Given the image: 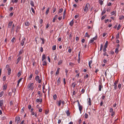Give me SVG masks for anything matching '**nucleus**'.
Masks as SVG:
<instances>
[{"mask_svg":"<svg viewBox=\"0 0 124 124\" xmlns=\"http://www.w3.org/2000/svg\"><path fill=\"white\" fill-rule=\"evenodd\" d=\"M15 38L14 37H13L12 39L11 40V41L13 43L14 42V41L15 40Z\"/></svg>","mask_w":124,"mask_h":124,"instance_id":"obj_41","label":"nucleus"},{"mask_svg":"<svg viewBox=\"0 0 124 124\" xmlns=\"http://www.w3.org/2000/svg\"><path fill=\"white\" fill-rule=\"evenodd\" d=\"M31 10L32 11V12L34 13V14H35V11L33 9V8H32V7H31Z\"/></svg>","mask_w":124,"mask_h":124,"instance_id":"obj_38","label":"nucleus"},{"mask_svg":"<svg viewBox=\"0 0 124 124\" xmlns=\"http://www.w3.org/2000/svg\"><path fill=\"white\" fill-rule=\"evenodd\" d=\"M26 39L25 37H23L22 39V40L21 42L20 45L22 46H23L24 45L25 42V41Z\"/></svg>","mask_w":124,"mask_h":124,"instance_id":"obj_4","label":"nucleus"},{"mask_svg":"<svg viewBox=\"0 0 124 124\" xmlns=\"http://www.w3.org/2000/svg\"><path fill=\"white\" fill-rule=\"evenodd\" d=\"M85 118H87L88 117V115L87 113H85Z\"/></svg>","mask_w":124,"mask_h":124,"instance_id":"obj_37","label":"nucleus"},{"mask_svg":"<svg viewBox=\"0 0 124 124\" xmlns=\"http://www.w3.org/2000/svg\"><path fill=\"white\" fill-rule=\"evenodd\" d=\"M108 42L107 41L105 43V45L104 46V47L107 48L108 46Z\"/></svg>","mask_w":124,"mask_h":124,"instance_id":"obj_16","label":"nucleus"},{"mask_svg":"<svg viewBox=\"0 0 124 124\" xmlns=\"http://www.w3.org/2000/svg\"><path fill=\"white\" fill-rule=\"evenodd\" d=\"M106 12V11L105 10V8H104L102 12L101 13V15L102 16L104 14H105V13Z\"/></svg>","mask_w":124,"mask_h":124,"instance_id":"obj_23","label":"nucleus"},{"mask_svg":"<svg viewBox=\"0 0 124 124\" xmlns=\"http://www.w3.org/2000/svg\"><path fill=\"white\" fill-rule=\"evenodd\" d=\"M33 85L34 84L33 83H30L28 85V89L29 90L30 89H33L34 88Z\"/></svg>","mask_w":124,"mask_h":124,"instance_id":"obj_3","label":"nucleus"},{"mask_svg":"<svg viewBox=\"0 0 124 124\" xmlns=\"http://www.w3.org/2000/svg\"><path fill=\"white\" fill-rule=\"evenodd\" d=\"M85 91V89H82L81 91V92L82 93H84Z\"/></svg>","mask_w":124,"mask_h":124,"instance_id":"obj_47","label":"nucleus"},{"mask_svg":"<svg viewBox=\"0 0 124 124\" xmlns=\"http://www.w3.org/2000/svg\"><path fill=\"white\" fill-rule=\"evenodd\" d=\"M18 1V0H12L11 2L13 3H17Z\"/></svg>","mask_w":124,"mask_h":124,"instance_id":"obj_24","label":"nucleus"},{"mask_svg":"<svg viewBox=\"0 0 124 124\" xmlns=\"http://www.w3.org/2000/svg\"><path fill=\"white\" fill-rule=\"evenodd\" d=\"M15 28V26L14 25V24L13 23V26L11 29V31H14V29Z\"/></svg>","mask_w":124,"mask_h":124,"instance_id":"obj_20","label":"nucleus"},{"mask_svg":"<svg viewBox=\"0 0 124 124\" xmlns=\"http://www.w3.org/2000/svg\"><path fill=\"white\" fill-rule=\"evenodd\" d=\"M19 29V26L18 25L17 26L16 28V31H18Z\"/></svg>","mask_w":124,"mask_h":124,"instance_id":"obj_62","label":"nucleus"},{"mask_svg":"<svg viewBox=\"0 0 124 124\" xmlns=\"http://www.w3.org/2000/svg\"><path fill=\"white\" fill-rule=\"evenodd\" d=\"M60 78H58V80H57V85H60Z\"/></svg>","mask_w":124,"mask_h":124,"instance_id":"obj_14","label":"nucleus"},{"mask_svg":"<svg viewBox=\"0 0 124 124\" xmlns=\"http://www.w3.org/2000/svg\"><path fill=\"white\" fill-rule=\"evenodd\" d=\"M56 49V46L55 45L53 46L52 47V49L53 50H55Z\"/></svg>","mask_w":124,"mask_h":124,"instance_id":"obj_32","label":"nucleus"},{"mask_svg":"<svg viewBox=\"0 0 124 124\" xmlns=\"http://www.w3.org/2000/svg\"><path fill=\"white\" fill-rule=\"evenodd\" d=\"M40 39L42 41V42L41 43L42 44H43L44 43V39L41 38Z\"/></svg>","mask_w":124,"mask_h":124,"instance_id":"obj_44","label":"nucleus"},{"mask_svg":"<svg viewBox=\"0 0 124 124\" xmlns=\"http://www.w3.org/2000/svg\"><path fill=\"white\" fill-rule=\"evenodd\" d=\"M61 100H60L58 101V105L59 106H60L61 105Z\"/></svg>","mask_w":124,"mask_h":124,"instance_id":"obj_25","label":"nucleus"},{"mask_svg":"<svg viewBox=\"0 0 124 124\" xmlns=\"http://www.w3.org/2000/svg\"><path fill=\"white\" fill-rule=\"evenodd\" d=\"M62 60H60V61H59L58 63V64L59 65H60L62 63Z\"/></svg>","mask_w":124,"mask_h":124,"instance_id":"obj_46","label":"nucleus"},{"mask_svg":"<svg viewBox=\"0 0 124 124\" xmlns=\"http://www.w3.org/2000/svg\"><path fill=\"white\" fill-rule=\"evenodd\" d=\"M6 79V77L5 76H4L3 77V80L4 81H5V80Z\"/></svg>","mask_w":124,"mask_h":124,"instance_id":"obj_60","label":"nucleus"},{"mask_svg":"<svg viewBox=\"0 0 124 124\" xmlns=\"http://www.w3.org/2000/svg\"><path fill=\"white\" fill-rule=\"evenodd\" d=\"M109 112L111 113L113 111V110L112 108H110V109Z\"/></svg>","mask_w":124,"mask_h":124,"instance_id":"obj_54","label":"nucleus"},{"mask_svg":"<svg viewBox=\"0 0 124 124\" xmlns=\"http://www.w3.org/2000/svg\"><path fill=\"white\" fill-rule=\"evenodd\" d=\"M61 120L60 119H59L58 120V124H60V123L61 122Z\"/></svg>","mask_w":124,"mask_h":124,"instance_id":"obj_64","label":"nucleus"},{"mask_svg":"<svg viewBox=\"0 0 124 124\" xmlns=\"http://www.w3.org/2000/svg\"><path fill=\"white\" fill-rule=\"evenodd\" d=\"M103 47V45L102 44H101V45L100 48V51H101L102 50V48Z\"/></svg>","mask_w":124,"mask_h":124,"instance_id":"obj_39","label":"nucleus"},{"mask_svg":"<svg viewBox=\"0 0 124 124\" xmlns=\"http://www.w3.org/2000/svg\"><path fill=\"white\" fill-rule=\"evenodd\" d=\"M77 102H78V105L79 107V110L80 111V113H81V111L82 109V106L80 105L79 102L78 100L77 101Z\"/></svg>","mask_w":124,"mask_h":124,"instance_id":"obj_5","label":"nucleus"},{"mask_svg":"<svg viewBox=\"0 0 124 124\" xmlns=\"http://www.w3.org/2000/svg\"><path fill=\"white\" fill-rule=\"evenodd\" d=\"M88 103L89 105H91V100L90 98H89L88 99Z\"/></svg>","mask_w":124,"mask_h":124,"instance_id":"obj_26","label":"nucleus"},{"mask_svg":"<svg viewBox=\"0 0 124 124\" xmlns=\"http://www.w3.org/2000/svg\"><path fill=\"white\" fill-rule=\"evenodd\" d=\"M21 58L20 57H19L18 58L17 60L16 64H17L18 63Z\"/></svg>","mask_w":124,"mask_h":124,"instance_id":"obj_15","label":"nucleus"},{"mask_svg":"<svg viewBox=\"0 0 124 124\" xmlns=\"http://www.w3.org/2000/svg\"><path fill=\"white\" fill-rule=\"evenodd\" d=\"M4 92L2 91L0 93V97H1L4 94Z\"/></svg>","mask_w":124,"mask_h":124,"instance_id":"obj_21","label":"nucleus"},{"mask_svg":"<svg viewBox=\"0 0 124 124\" xmlns=\"http://www.w3.org/2000/svg\"><path fill=\"white\" fill-rule=\"evenodd\" d=\"M7 86L6 85H5L3 86V90H5L7 89Z\"/></svg>","mask_w":124,"mask_h":124,"instance_id":"obj_27","label":"nucleus"},{"mask_svg":"<svg viewBox=\"0 0 124 124\" xmlns=\"http://www.w3.org/2000/svg\"><path fill=\"white\" fill-rule=\"evenodd\" d=\"M103 86L102 85H99V91H101V88H102Z\"/></svg>","mask_w":124,"mask_h":124,"instance_id":"obj_17","label":"nucleus"},{"mask_svg":"<svg viewBox=\"0 0 124 124\" xmlns=\"http://www.w3.org/2000/svg\"><path fill=\"white\" fill-rule=\"evenodd\" d=\"M118 52V48H116L115 49V52L116 54Z\"/></svg>","mask_w":124,"mask_h":124,"instance_id":"obj_42","label":"nucleus"},{"mask_svg":"<svg viewBox=\"0 0 124 124\" xmlns=\"http://www.w3.org/2000/svg\"><path fill=\"white\" fill-rule=\"evenodd\" d=\"M11 71V70L10 68H9L8 69V75L10 74Z\"/></svg>","mask_w":124,"mask_h":124,"instance_id":"obj_12","label":"nucleus"},{"mask_svg":"<svg viewBox=\"0 0 124 124\" xmlns=\"http://www.w3.org/2000/svg\"><path fill=\"white\" fill-rule=\"evenodd\" d=\"M63 11V9L62 8H61L59 9V13H61Z\"/></svg>","mask_w":124,"mask_h":124,"instance_id":"obj_36","label":"nucleus"},{"mask_svg":"<svg viewBox=\"0 0 124 124\" xmlns=\"http://www.w3.org/2000/svg\"><path fill=\"white\" fill-rule=\"evenodd\" d=\"M107 34L106 33H103L102 34V36L103 37H104Z\"/></svg>","mask_w":124,"mask_h":124,"instance_id":"obj_63","label":"nucleus"},{"mask_svg":"<svg viewBox=\"0 0 124 124\" xmlns=\"http://www.w3.org/2000/svg\"><path fill=\"white\" fill-rule=\"evenodd\" d=\"M22 78H20L18 81V83H20V82L22 80Z\"/></svg>","mask_w":124,"mask_h":124,"instance_id":"obj_51","label":"nucleus"},{"mask_svg":"<svg viewBox=\"0 0 124 124\" xmlns=\"http://www.w3.org/2000/svg\"><path fill=\"white\" fill-rule=\"evenodd\" d=\"M99 2L100 4L101 5H102L103 3V1L101 0H99Z\"/></svg>","mask_w":124,"mask_h":124,"instance_id":"obj_19","label":"nucleus"},{"mask_svg":"<svg viewBox=\"0 0 124 124\" xmlns=\"http://www.w3.org/2000/svg\"><path fill=\"white\" fill-rule=\"evenodd\" d=\"M35 80L36 81L38 80L39 79V76H37L35 77Z\"/></svg>","mask_w":124,"mask_h":124,"instance_id":"obj_30","label":"nucleus"},{"mask_svg":"<svg viewBox=\"0 0 124 124\" xmlns=\"http://www.w3.org/2000/svg\"><path fill=\"white\" fill-rule=\"evenodd\" d=\"M40 51L41 52H43V48L42 47H40Z\"/></svg>","mask_w":124,"mask_h":124,"instance_id":"obj_57","label":"nucleus"},{"mask_svg":"<svg viewBox=\"0 0 124 124\" xmlns=\"http://www.w3.org/2000/svg\"><path fill=\"white\" fill-rule=\"evenodd\" d=\"M30 23L28 22H26L25 23V25L26 26H28L29 25Z\"/></svg>","mask_w":124,"mask_h":124,"instance_id":"obj_18","label":"nucleus"},{"mask_svg":"<svg viewBox=\"0 0 124 124\" xmlns=\"http://www.w3.org/2000/svg\"><path fill=\"white\" fill-rule=\"evenodd\" d=\"M106 16H102L101 18V20H103V19H104V18H105V17H106Z\"/></svg>","mask_w":124,"mask_h":124,"instance_id":"obj_53","label":"nucleus"},{"mask_svg":"<svg viewBox=\"0 0 124 124\" xmlns=\"http://www.w3.org/2000/svg\"><path fill=\"white\" fill-rule=\"evenodd\" d=\"M39 23L41 24L43 23V20L42 19H40L39 21Z\"/></svg>","mask_w":124,"mask_h":124,"instance_id":"obj_50","label":"nucleus"},{"mask_svg":"<svg viewBox=\"0 0 124 124\" xmlns=\"http://www.w3.org/2000/svg\"><path fill=\"white\" fill-rule=\"evenodd\" d=\"M32 74H31L30 75V76L29 77V80H31L32 77Z\"/></svg>","mask_w":124,"mask_h":124,"instance_id":"obj_33","label":"nucleus"},{"mask_svg":"<svg viewBox=\"0 0 124 124\" xmlns=\"http://www.w3.org/2000/svg\"><path fill=\"white\" fill-rule=\"evenodd\" d=\"M69 65H70L73 66L74 64L73 63H72V62H70L69 63Z\"/></svg>","mask_w":124,"mask_h":124,"instance_id":"obj_61","label":"nucleus"},{"mask_svg":"<svg viewBox=\"0 0 124 124\" xmlns=\"http://www.w3.org/2000/svg\"><path fill=\"white\" fill-rule=\"evenodd\" d=\"M94 40L93 39H91L90 40L89 42V43H90L93 42Z\"/></svg>","mask_w":124,"mask_h":124,"instance_id":"obj_52","label":"nucleus"},{"mask_svg":"<svg viewBox=\"0 0 124 124\" xmlns=\"http://www.w3.org/2000/svg\"><path fill=\"white\" fill-rule=\"evenodd\" d=\"M46 56L44 54L43 55L42 57V61L43 66H46Z\"/></svg>","mask_w":124,"mask_h":124,"instance_id":"obj_1","label":"nucleus"},{"mask_svg":"<svg viewBox=\"0 0 124 124\" xmlns=\"http://www.w3.org/2000/svg\"><path fill=\"white\" fill-rule=\"evenodd\" d=\"M121 87V84H119L118 85V87L119 89H120Z\"/></svg>","mask_w":124,"mask_h":124,"instance_id":"obj_56","label":"nucleus"},{"mask_svg":"<svg viewBox=\"0 0 124 124\" xmlns=\"http://www.w3.org/2000/svg\"><path fill=\"white\" fill-rule=\"evenodd\" d=\"M60 69V68H58L57 69V71L56 72V74H59V70Z\"/></svg>","mask_w":124,"mask_h":124,"instance_id":"obj_28","label":"nucleus"},{"mask_svg":"<svg viewBox=\"0 0 124 124\" xmlns=\"http://www.w3.org/2000/svg\"><path fill=\"white\" fill-rule=\"evenodd\" d=\"M115 11H113L112 12H111V14L112 15H113L114 14H115Z\"/></svg>","mask_w":124,"mask_h":124,"instance_id":"obj_59","label":"nucleus"},{"mask_svg":"<svg viewBox=\"0 0 124 124\" xmlns=\"http://www.w3.org/2000/svg\"><path fill=\"white\" fill-rule=\"evenodd\" d=\"M85 37H87L88 38L90 37V36L89 35L87 32H86L85 33Z\"/></svg>","mask_w":124,"mask_h":124,"instance_id":"obj_34","label":"nucleus"},{"mask_svg":"<svg viewBox=\"0 0 124 124\" xmlns=\"http://www.w3.org/2000/svg\"><path fill=\"white\" fill-rule=\"evenodd\" d=\"M4 101L3 100H0V106L1 107Z\"/></svg>","mask_w":124,"mask_h":124,"instance_id":"obj_9","label":"nucleus"},{"mask_svg":"<svg viewBox=\"0 0 124 124\" xmlns=\"http://www.w3.org/2000/svg\"><path fill=\"white\" fill-rule=\"evenodd\" d=\"M76 85V84L75 83H73L72 84V86L73 88H74Z\"/></svg>","mask_w":124,"mask_h":124,"instance_id":"obj_29","label":"nucleus"},{"mask_svg":"<svg viewBox=\"0 0 124 124\" xmlns=\"http://www.w3.org/2000/svg\"><path fill=\"white\" fill-rule=\"evenodd\" d=\"M36 101L37 102L41 103L42 102V100L41 99H36Z\"/></svg>","mask_w":124,"mask_h":124,"instance_id":"obj_8","label":"nucleus"},{"mask_svg":"<svg viewBox=\"0 0 124 124\" xmlns=\"http://www.w3.org/2000/svg\"><path fill=\"white\" fill-rule=\"evenodd\" d=\"M20 121V119L19 116L16 117V122L17 124H18Z\"/></svg>","mask_w":124,"mask_h":124,"instance_id":"obj_6","label":"nucleus"},{"mask_svg":"<svg viewBox=\"0 0 124 124\" xmlns=\"http://www.w3.org/2000/svg\"><path fill=\"white\" fill-rule=\"evenodd\" d=\"M111 116H113L114 115L115 112H111Z\"/></svg>","mask_w":124,"mask_h":124,"instance_id":"obj_58","label":"nucleus"},{"mask_svg":"<svg viewBox=\"0 0 124 124\" xmlns=\"http://www.w3.org/2000/svg\"><path fill=\"white\" fill-rule=\"evenodd\" d=\"M12 23V22H9L8 27V28H10Z\"/></svg>","mask_w":124,"mask_h":124,"instance_id":"obj_7","label":"nucleus"},{"mask_svg":"<svg viewBox=\"0 0 124 124\" xmlns=\"http://www.w3.org/2000/svg\"><path fill=\"white\" fill-rule=\"evenodd\" d=\"M61 103L62 104V106H63L65 104V102L64 101L61 100Z\"/></svg>","mask_w":124,"mask_h":124,"instance_id":"obj_45","label":"nucleus"},{"mask_svg":"<svg viewBox=\"0 0 124 124\" xmlns=\"http://www.w3.org/2000/svg\"><path fill=\"white\" fill-rule=\"evenodd\" d=\"M90 6L89 3H87L86 4L85 8L84 9L85 12L86 13L87 12L88 9L89 8Z\"/></svg>","mask_w":124,"mask_h":124,"instance_id":"obj_2","label":"nucleus"},{"mask_svg":"<svg viewBox=\"0 0 124 124\" xmlns=\"http://www.w3.org/2000/svg\"><path fill=\"white\" fill-rule=\"evenodd\" d=\"M80 51L79 52V53L78 54V57L79 58V59L80 61Z\"/></svg>","mask_w":124,"mask_h":124,"instance_id":"obj_49","label":"nucleus"},{"mask_svg":"<svg viewBox=\"0 0 124 124\" xmlns=\"http://www.w3.org/2000/svg\"><path fill=\"white\" fill-rule=\"evenodd\" d=\"M21 72H19L18 73V74H17V76H18V77H19L20 76H21Z\"/></svg>","mask_w":124,"mask_h":124,"instance_id":"obj_43","label":"nucleus"},{"mask_svg":"<svg viewBox=\"0 0 124 124\" xmlns=\"http://www.w3.org/2000/svg\"><path fill=\"white\" fill-rule=\"evenodd\" d=\"M30 4L31 5L32 7L34 6V2L32 0L30 1Z\"/></svg>","mask_w":124,"mask_h":124,"instance_id":"obj_11","label":"nucleus"},{"mask_svg":"<svg viewBox=\"0 0 124 124\" xmlns=\"http://www.w3.org/2000/svg\"><path fill=\"white\" fill-rule=\"evenodd\" d=\"M23 52V49L21 50H20V51L19 52V53L18 55H20L21 54H22V53Z\"/></svg>","mask_w":124,"mask_h":124,"instance_id":"obj_22","label":"nucleus"},{"mask_svg":"<svg viewBox=\"0 0 124 124\" xmlns=\"http://www.w3.org/2000/svg\"><path fill=\"white\" fill-rule=\"evenodd\" d=\"M66 113L67 114L68 116H70V114L69 110H67V111Z\"/></svg>","mask_w":124,"mask_h":124,"instance_id":"obj_40","label":"nucleus"},{"mask_svg":"<svg viewBox=\"0 0 124 124\" xmlns=\"http://www.w3.org/2000/svg\"><path fill=\"white\" fill-rule=\"evenodd\" d=\"M120 26H120V24H119L118 26L117 27V30H118L120 28Z\"/></svg>","mask_w":124,"mask_h":124,"instance_id":"obj_48","label":"nucleus"},{"mask_svg":"<svg viewBox=\"0 0 124 124\" xmlns=\"http://www.w3.org/2000/svg\"><path fill=\"white\" fill-rule=\"evenodd\" d=\"M74 22L73 21V20H72L70 23L69 25L71 26H72Z\"/></svg>","mask_w":124,"mask_h":124,"instance_id":"obj_13","label":"nucleus"},{"mask_svg":"<svg viewBox=\"0 0 124 124\" xmlns=\"http://www.w3.org/2000/svg\"><path fill=\"white\" fill-rule=\"evenodd\" d=\"M124 17L123 15H121L120 16L119 19L120 20L123 19L124 18Z\"/></svg>","mask_w":124,"mask_h":124,"instance_id":"obj_31","label":"nucleus"},{"mask_svg":"<svg viewBox=\"0 0 124 124\" xmlns=\"http://www.w3.org/2000/svg\"><path fill=\"white\" fill-rule=\"evenodd\" d=\"M56 9L55 8H54L53 9V13H54L55 11H56Z\"/></svg>","mask_w":124,"mask_h":124,"instance_id":"obj_55","label":"nucleus"},{"mask_svg":"<svg viewBox=\"0 0 124 124\" xmlns=\"http://www.w3.org/2000/svg\"><path fill=\"white\" fill-rule=\"evenodd\" d=\"M53 98L54 100H56L57 98V95L56 94H54L53 96Z\"/></svg>","mask_w":124,"mask_h":124,"instance_id":"obj_35","label":"nucleus"},{"mask_svg":"<svg viewBox=\"0 0 124 124\" xmlns=\"http://www.w3.org/2000/svg\"><path fill=\"white\" fill-rule=\"evenodd\" d=\"M46 91V89L45 88V86L43 85V92L44 93H45Z\"/></svg>","mask_w":124,"mask_h":124,"instance_id":"obj_10","label":"nucleus"}]
</instances>
